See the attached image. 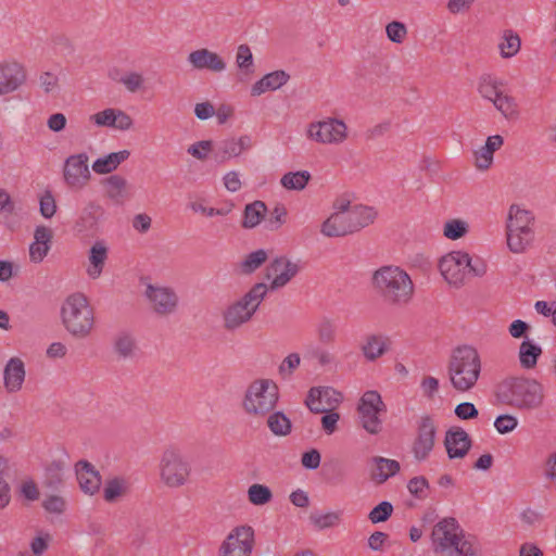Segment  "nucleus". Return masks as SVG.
<instances>
[{
	"label": "nucleus",
	"instance_id": "f257e3e1",
	"mask_svg": "<svg viewBox=\"0 0 556 556\" xmlns=\"http://www.w3.org/2000/svg\"><path fill=\"white\" fill-rule=\"evenodd\" d=\"M431 543L433 553L439 556H482L483 554L478 538L466 534L453 517L443 518L433 526Z\"/></svg>",
	"mask_w": 556,
	"mask_h": 556
},
{
	"label": "nucleus",
	"instance_id": "f03ea898",
	"mask_svg": "<svg viewBox=\"0 0 556 556\" xmlns=\"http://www.w3.org/2000/svg\"><path fill=\"white\" fill-rule=\"evenodd\" d=\"M482 371L481 356L472 345L455 348L447 362V376L452 388L465 393L478 383Z\"/></svg>",
	"mask_w": 556,
	"mask_h": 556
},
{
	"label": "nucleus",
	"instance_id": "7ed1b4c3",
	"mask_svg": "<svg viewBox=\"0 0 556 556\" xmlns=\"http://www.w3.org/2000/svg\"><path fill=\"white\" fill-rule=\"evenodd\" d=\"M497 400L519 410L539 409L544 403V388L535 379L510 377L503 380L496 390Z\"/></svg>",
	"mask_w": 556,
	"mask_h": 556
},
{
	"label": "nucleus",
	"instance_id": "20e7f679",
	"mask_svg": "<svg viewBox=\"0 0 556 556\" xmlns=\"http://www.w3.org/2000/svg\"><path fill=\"white\" fill-rule=\"evenodd\" d=\"M372 285L383 300L391 306L407 305L415 292L410 276L399 266H382L372 275Z\"/></svg>",
	"mask_w": 556,
	"mask_h": 556
},
{
	"label": "nucleus",
	"instance_id": "39448f33",
	"mask_svg": "<svg viewBox=\"0 0 556 556\" xmlns=\"http://www.w3.org/2000/svg\"><path fill=\"white\" fill-rule=\"evenodd\" d=\"M535 216L518 204H511L506 218V242L510 252L525 253L535 238Z\"/></svg>",
	"mask_w": 556,
	"mask_h": 556
},
{
	"label": "nucleus",
	"instance_id": "423d86ee",
	"mask_svg": "<svg viewBox=\"0 0 556 556\" xmlns=\"http://www.w3.org/2000/svg\"><path fill=\"white\" fill-rule=\"evenodd\" d=\"M268 291V287L263 283H255L241 298L230 302L223 311V327L227 331H236L252 320L255 313Z\"/></svg>",
	"mask_w": 556,
	"mask_h": 556
},
{
	"label": "nucleus",
	"instance_id": "0eeeda50",
	"mask_svg": "<svg viewBox=\"0 0 556 556\" xmlns=\"http://www.w3.org/2000/svg\"><path fill=\"white\" fill-rule=\"evenodd\" d=\"M62 323L75 338H87L94 327V312L83 293L68 295L61 308Z\"/></svg>",
	"mask_w": 556,
	"mask_h": 556
},
{
	"label": "nucleus",
	"instance_id": "6e6552de",
	"mask_svg": "<svg viewBox=\"0 0 556 556\" xmlns=\"http://www.w3.org/2000/svg\"><path fill=\"white\" fill-rule=\"evenodd\" d=\"M439 269L444 280L454 288L463 287L468 277H482L486 274V264L482 260H472L467 252L452 251L441 257Z\"/></svg>",
	"mask_w": 556,
	"mask_h": 556
},
{
	"label": "nucleus",
	"instance_id": "1a4fd4ad",
	"mask_svg": "<svg viewBox=\"0 0 556 556\" xmlns=\"http://www.w3.org/2000/svg\"><path fill=\"white\" fill-rule=\"evenodd\" d=\"M157 470L161 484L170 490L181 489L191 481V463L176 446L164 448L159 459Z\"/></svg>",
	"mask_w": 556,
	"mask_h": 556
},
{
	"label": "nucleus",
	"instance_id": "9d476101",
	"mask_svg": "<svg viewBox=\"0 0 556 556\" xmlns=\"http://www.w3.org/2000/svg\"><path fill=\"white\" fill-rule=\"evenodd\" d=\"M278 400L279 389L274 380L256 379L245 390L242 408L248 416L263 419L275 409Z\"/></svg>",
	"mask_w": 556,
	"mask_h": 556
},
{
	"label": "nucleus",
	"instance_id": "9b49d317",
	"mask_svg": "<svg viewBox=\"0 0 556 556\" xmlns=\"http://www.w3.org/2000/svg\"><path fill=\"white\" fill-rule=\"evenodd\" d=\"M376 217L371 207L354 205L348 212H333L323 224L320 232L325 237H343L370 225Z\"/></svg>",
	"mask_w": 556,
	"mask_h": 556
},
{
	"label": "nucleus",
	"instance_id": "f8f14e48",
	"mask_svg": "<svg viewBox=\"0 0 556 556\" xmlns=\"http://www.w3.org/2000/svg\"><path fill=\"white\" fill-rule=\"evenodd\" d=\"M306 136L319 144L338 146L348 139L349 132L348 126L342 119L327 117L308 124Z\"/></svg>",
	"mask_w": 556,
	"mask_h": 556
},
{
	"label": "nucleus",
	"instance_id": "ddd939ff",
	"mask_svg": "<svg viewBox=\"0 0 556 556\" xmlns=\"http://www.w3.org/2000/svg\"><path fill=\"white\" fill-rule=\"evenodd\" d=\"M387 409L377 391H366L358 403L357 412L362 427L370 434H378L382 430L380 414Z\"/></svg>",
	"mask_w": 556,
	"mask_h": 556
},
{
	"label": "nucleus",
	"instance_id": "4468645a",
	"mask_svg": "<svg viewBox=\"0 0 556 556\" xmlns=\"http://www.w3.org/2000/svg\"><path fill=\"white\" fill-rule=\"evenodd\" d=\"M254 530L251 526L235 527L218 547V556H251L254 547Z\"/></svg>",
	"mask_w": 556,
	"mask_h": 556
},
{
	"label": "nucleus",
	"instance_id": "2eb2a0df",
	"mask_svg": "<svg viewBox=\"0 0 556 556\" xmlns=\"http://www.w3.org/2000/svg\"><path fill=\"white\" fill-rule=\"evenodd\" d=\"M86 153L70 155L63 165V179L66 186L74 191L83 190L91 179Z\"/></svg>",
	"mask_w": 556,
	"mask_h": 556
},
{
	"label": "nucleus",
	"instance_id": "dca6fc26",
	"mask_svg": "<svg viewBox=\"0 0 556 556\" xmlns=\"http://www.w3.org/2000/svg\"><path fill=\"white\" fill-rule=\"evenodd\" d=\"M152 311L160 316L174 314L179 305V298L170 287L148 285L144 291Z\"/></svg>",
	"mask_w": 556,
	"mask_h": 556
},
{
	"label": "nucleus",
	"instance_id": "f3484780",
	"mask_svg": "<svg viewBox=\"0 0 556 556\" xmlns=\"http://www.w3.org/2000/svg\"><path fill=\"white\" fill-rule=\"evenodd\" d=\"M437 435V426L429 416H424L418 421L416 437L412 444V453L416 460H426L431 454Z\"/></svg>",
	"mask_w": 556,
	"mask_h": 556
},
{
	"label": "nucleus",
	"instance_id": "a211bd4d",
	"mask_svg": "<svg viewBox=\"0 0 556 556\" xmlns=\"http://www.w3.org/2000/svg\"><path fill=\"white\" fill-rule=\"evenodd\" d=\"M342 402V394L331 387H314L308 391L305 404L315 414L334 409Z\"/></svg>",
	"mask_w": 556,
	"mask_h": 556
},
{
	"label": "nucleus",
	"instance_id": "6ab92c4d",
	"mask_svg": "<svg viewBox=\"0 0 556 556\" xmlns=\"http://www.w3.org/2000/svg\"><path fill=\"white\" fill-rule=\"evenodd\" d=\"M27 79L25 67L16 61L0 62V97L17 91Z\"/></svg>",
	"mask_w": 556,
	"mask_h": 556
},
{
	"label": "nucleus",
	"instance_id": "aec40b11",
	"mask_svg": "<svg viewBox=\"0 0 556 556\" xmlns=\"http://www.w3.org/2000/svg\"><path fill=\"white\" fill-rule=\"evenodd\" d=\"M300 266L286 256L275 258L267 267L266 277L271 278L270 289L285 287L299 273Z\"/></svg>",
	"mask_w": 556,
	"mask_h": 556
},
{
	"label": "nucleus",
	"instance_id": "412c9836",
	"mask_svg": "<svg viewBox=\"0 0 556 556\" xmlns=\"http://www.w3.org/2000/svg\"><path fill=\"white\" fill-rule=\"evenodd\" d=\"M444 445L451 459L464 458L471 447V439L463 428L451 427L445 433Z\"/></svg>",
	"mask_w": 556,
	"mask_h": 556
},
{
	"label": "nucleus",
	"instance_id": "4be33fe9",
	"mask_svg": "<svg viewBox=\"0 0 556 556\" xmlns=\"http://www.w3.org/2000/svg\"><path fill=\"white\" fill-rule=\"evenodd\" d=\"M189 64L198 71H211L213 73H220L226 70V62L216 52L206 48L194 50L188 55Z\"/></svg>",
	"mask_w": 556,
	"mask_h": 556
},
{
	"label": "nucleus",
	"instance_id": "5701e85b",
	"mask_svg": "<svg viewBox=\"0 0 556 556\" xmlns=\"http://www.w3.org/2000/svg\"><path fill=\"white\" fill-rule=\"evenodd\" d=\"M90 121L99 127H112L118 130H129L134 121L129 114L119 109H105L90 116Z\"/></svg>",
	"mask_w": 556,
	"mask_h": 556
},
{
	"label": "nucleus",
	"instance_id": "b1692460",
	"mask_svg": "<svg viewBox=\"0 0 556 556\" xmlns=\"http://www.w3.org/2000/svg\"><path fill=\"white\" fill-rule=\"evenodd\" d=\"M76 477L83 492L93 495L100 490L101 476L87 460H79L76 464Z\"/></svg>",
	"mask_w": 556,
	"mask_h": 556
},
{
	"label": "nucleus",
	"instance_id": "393cba45",
	"mask_svg": "<svg viewBox=\"0 0 556 556\" xmlns=\"http://www.w3.org/2000/svg\"><path fill=\"white\" fill-rule=\"evenodd\" d=\"M251 146L252 142L249 136H241L238 139L228 138L218 143L215 155L220 162H226L239 156L243 151L249 150Z\"/></svg>",
	"mask_w": 556,
	"mask_h": 556
},
{
	"label": "nucleus",
	"instance_id": "a878e982",
	"mask_svg": "<svg viewBox=\"0 0 556 556\" xmlns=\"http://www.w3.org/2000/svg\"><path fill=\"white\" fill-rule=\"evenodd\" d=\"M390 344L389 337L381 333H372L366 336L361 345V351L367 361L374 362L389 351Z\"/></svg>",
	"mask_w": 556,
	"mask_h": 556
},
{
	"label": "nucleus",
	"instance_id": "bb28decb",
	"mask_svg": "<svg viewBox=\"0 0 556 556\" xmlns=\"http://www.w3.org/2000/svg\"><path fill=\"white\" fill-rule=\"evenodd\" d=\"M34 239L35 241L29 247V257L34 263H40L50 250L52 230L46 226H38Z\"/></svg>",
	"mask_w": 556,
	"mask_h": 556
},
{
	"label": "nucleus",
	"instance_id": "cd10ccee",
	"mask_svg": "<svg viewBox=\"0 0 556 556\" xmlns=\"http://www.w3.org/2000/svg\"><path fill=\"white\" fill-rule=\"evenodd\" d=\"M109 249L104 241H96L88 253V267L86 269L87 275L91 279H98L104 268L108 260Z\"/></svg>",
	"mask_w": 556,
	"mask_h": 556
},
{
	"label": "nucleus",
	"instance_id": "c85d7f7f",
	"mask_svg": "<svg viewBox=\"0 0 556 556\" xmlns=\"http://www.w3.org/2000/svg\"><path fill=\"white\" fill-rule=\"evenodd\" d=\"M289 79L290 75L287 72L282 70L274 71L263 76L252 86L251 94L257 97L266 91H275L286 85Z\"/></svg>",
	"mask_w": 556,
	"mask_h": 556
},
{
	"label": "nucleus",
	"instance_id": "c756f323",
	"mask_svg": "<svg viewBox=\"0 0 556 556\" xmlns=\"http://www.w3.org/2000/svg\"><path fill=\"white\" fill-rule=\"evenodd\" d=\"M103 215V208L97 202H88L81 210L75 228L78 232H87L96 229L100 217Z\"/></svg>",
	"mask_w": 556,
	"mask_h": 556
},
{
	"label": "nucleus",
	"instance_id": "7c9ffc66",
	"mask_svg": "<svg viewBox=\"0 0 556 556\" xmlns=\"http://www.w3.org/2000/svg\"><path fill=\"white\" fill-rule=\"evenodd\" d=\"M25 379V367L22 359L12 357L4 368V387L9 392H16L22 388Z\"/></svg>",
	"mask_w": 556,
	"mask_h": 556
},
{
	"label": "nucleus",
	"instance_id": "2f4dec72",
	"mask_svg": "<svg viewBox=\"0 0 556 556\" xmlns=\"http://www.w3.org/2000/svg\"><path fill=\"white\" fill-rule=\"evenodd\" d=\"M374 468L370 477L377 484L384 483L390 477L395 476L400 469V463L394 459L376 456L372 458Z\"/></svg>",
	"mask_w": 556,
	"mask_h": 556
},
{
	"label": "nucleus",
	"instance_id": "473e14b6",
	"mask_svg": "<svg viewBox=\"0 0 556 556\" xmlns=\"http://www.w3.org/2000/svg\"><path fill=\"white\" fill-rule=\"evenodd\" d=\"M130 155L128 150H122L118 152H113L104 157L97 159L92 164V169L94 173L104 175L112 173L124 161H126Z\"/></svg>",
	"mask_w": 556,
	"mask_h": 556
},
{
	"label": "nucleus",
	"instance_id": "72a5a7b5",
	"mask_svg": "<svg viewBox=\"0 0 556 556\" xmlns=\"http://www.w3.org/2000/svg\"><path fill=\"white\" fill-rule=\"evenodd\" d=\"M105 194L116 204H122L127 197L128 181L119 175H112L104 180Z\"/></svg>",
	"mask_w": 556,
	"mask_h": 556
},
{
	"label": "nucleus",
	"instance_id": "f704fd0d",
	"mask_svg": "<svg viewBox=\"0 0 556 556\" xmlns=\"http://www.w3.org/2000/svg\"><path fill=\"white\" fill-rule=\"evenodd\" d=\"M503 87L502 80L491 75H484L479 80L478 92L483 99L493 102L503 92Z\"/></svg>",
	"mask_w": 556,
	"mask_h": 556
},
{
	"label": "nucleus",
	"instance_id": "c9c22d12",
	"mask_svg": "<svg viewBox=\"0 0 556 556\" xmlns=\"http://www.w3.org/2000/svg\"><path fill=\"white\" fill-rule=\"evenodd\" d=\"M495 109L508 121L519 118V106L514 97L502 92L493 102Z\"/></svg>",
	"mask_w": 556,
	"mask_h": 556
},
{
	"label": "nucleus",
	"instance_id": "e433bc0d",
	"mask_svg": "<svg viewBox=\"0 0 556 556\" xmlns=\"http://www.w3.org/2000/svg\"><path fill=\"white\" fill-rule=\"evenodd\" d=\"M267 207L262 201H254L248 204L243 212L242 227L251 229L256 227L265 216Z\"/></svg>",
	"mask_w": 556,
	"mask_h": 556
},
{
	"label": "nucleus",
	"instance_id": "4c0bfd02",
	"mask_svg": "<svg viewBox=\"0 0 556 556\" xmlns=\"http://www.w3.org/2000/svg\"><path fill=\"white\" fill-rule=\"evenodd\" d=\"M542 349L530 340H525L519 346V362L521 367L532 369L538 363Z\"/></svg>",
	"mask_w": 556,
	"mask_h": 556
},
{
	"label": "nucleus",
	"instance_id": "58836bf2",
	"mask_svg": "<svg viewBox=\"0 0 556 556\" xmlns=\"http://www.w3.org/2000/svg\"><path fill=\"white\" fill-rule=\"evenodd\" d=\"M266 417L267 426L275 435L285 437L291 432V421L282 412H271Z\"/></svg>",
	"mask_w": 556,
	"mask_h": 556
},
{
	"label": "nucleus",
	"instance_id": "ea45409f",
	"mask_svg": "<svg viewBox=\"0 0 556 556\" xmlns=\"http://www.w3.org/2000/svg\"><path fill=\"white\" fill-rule=\"evenodd\" d=\"M311 177L312 176L307 170L289 172L281 177L280 184L288 190L300 191L306 187Z\"/></svg>",
	"mask_w": 556,
	"mask_h": 556
},
{
	"label": "nucleus",
	"instance_id": "a19ab883",
	"mask_svg": "<svg viewBox=\"0 0 556 556\" xmlns=\"http://www.w3.org/2000/svg\"><path fill=\"white\" fill-rule=\"evenodd\" d=\"M520 37L513 30H506L503 34L502 40L498 43L501 56L509 59L516 55L520 50Z\"/></svg>",
	"mask_w": 556,
	"mask_h": 556
},
{
	"label": "nucleus",
	"instance_id": "79ce46f5",
	"mask_svg": "<svg viewBox=\"0 0 556 556\" xmlns=\"http://www.w3.org/2000/svg\"><path fill=\"white\" fill-rule=\"evenodd\" d=\"M128 492V484L125 479L114 478L106 481L103 497L108 503H114L119 497L126 495Z\"/></svg>",
	"mask_w": 556,
	"mask_h": 556
},
{
	"label": "nucleus",
	"instance_id": "37998d69",
	"mask_svg": "<svg viewBox=\"0 0 556 556\" xmlns=\"http://www.w3.org/2000/svg\"><path fill=\"white\" fill-rule=\"evenodd\" d=\"M247 494L249 502L255 506H264L273 500L271 490L261 483L251 484Z\"/></svg>",
	"mask_w": 556,
	"mask_h": 556
},
{
	"label": "nucleus",
	"instance_id": "c03bdc74",
	"mask_svg": "<svg viewBox=\"0 0 556 556\" xmlns=\"http://www.w3.org/2000/svg\"><path fill=\"white\" fill-rule=\"evenodd\" d=\"M267 252L263 249L249 253L239 264L242 274H252L260 268L267 260Z\"/></svg>",
	"mask_w": 556,
	"mask_h": 556
},
{
	"label": "nucleus",
	"instance_id": "a18cd8bd",
	"mask_svg": "<svg viewBox=\"0 0 556 556\" xmlns=\"http://www.w3.org/2000/svg\"><path fill=\"white\" fill-rule=\"evenodd\" d=\"M469 231V224L459 218L448 219L443 226V236L450 240L465 237Z\"/></svg>",
	"mask_w": 556,
	"mask_h": 556
},
{
	"label": "nucleus",
	"instance_id": "49530a36",
	"mask_svg": "<svg viewBox=\"0 0 556 556\" xmlns=\"http://www.w3.org/2000/svg\"><path fill=\"white\" fill-rule=\"evenodd\" d=\"M67 464L63 459H54L46 467V479L49 486H56L63 482Z\"/></svg>",
	"mask_w": 556,
	"mask_h": 556
},
{
	"label": "nucleus",
	"instance_id": "de8ad7c7",
	"mask_svg": "<svg viewBox=\"0 0 556 556\" xmlns=\"http://www.w3.org/2000/svg\"><path fill=\"white\" fill-rule=\"evenodd\" d=\"M317 338L323 344H331L337 338V328L332 320L323 319L317 326Z\"/></svg>",
	"mask_w": 556,
	"mask_h": 556
},
{
	"label": "nucleus",
	"instance_id": "09e8293b",
	"mask_svg": "<svg viewBox=\"0 0 556 556\" xmlns=\"http://www.w3.org/2000/svg\"><path fill=\"white\" fill-rule=\"evenodd\" d=\"M311 520L316 528L324 530L338 526L341 520V513L328 511L326 514L312 515Z\"/></svg>",
	"mask_w": 556,
	"mask_h": 556
},
{
	"label": "nucleus",
	"instance_id": "8fccbe9b",
	"mask_svg": "<svg viewBox=\"0 0 556 556\" xmlns=\"http://www.w3.org/2000/svg\"><path fill=\"white\" fill-rule=\"evenodd\" d=\"M236 63L245 74H251L253 72V55L249 46L240 45L238 47Z\"/></svg>",
	"mask_w": 556,
	"mask_h": 556
},
{
	"label": "nucleus",
	"instance_id": "3c124183",
	"mask_svg": "<svg viewBox=\"0 0 556 556\" xmlns=\"http://www.w3.org/2000/svg\"><path fill=\"white\" fill-rule=\"evenodd\" d=\"M114 349L121 357H130L134 354L135 340L130 334L121 333L115 339Z\"/></svg>",
	"mask_w": 556,
	"mask_h": 556
},
{
	"label": "nucleus",
	"instance_id": "603ef678",
	"mask_svg": "<svg viewBox=\"0 0 556 556\" xmlns=\"http://www.w3.org/2000/svg\"><path fill=\"white\" fill-rule=\"evenodd\" d=\"M392 513V504L388 501H383L369 511L368 519L372 523L384 522L391 517Z\"/></svg>",
	"mask_w": 556,
	"mask_h": 556
},
{
	"label": "nucleus",
	"instance_id": "864d4df0",
	"mask_svg": "<svg viewBox=\"0 0 556 556\" xmlns=\"http://www.w3.org/2000/svg\"><path fill=\"white\" fill-rule=\"evenodd\" d=\"M8 470V460L0 455V509L7 507L10 503V485L4 479V473Z\"/></svg>",
	"mask_w": 556,
	"mask_h": 556
},
{
	"label": "nucleus",
	"instance_id": "5fc2aeb1",
	"mask_svg": "<svg viewBox=\"0 0 556 556\" xmlns=\"http://www.w3.org/2000/svg\"><path fill=\"white\" fill-rule=\"evenodd\" d=\"M407 27L404 23L393 21L386 26V34L390 41L402 43L407 37Z\"/></svg>",
	"mask_w": 556,
	"mask_h": 556
},
{
	"label": "nucleus",
	"instance_id": "6e6d98bb",
	"mask_svg": "<svg viewBox=\"0 0 556 556\" xmlns=\"http://www.w3.org/2000/svg\"><path fill=\"white\" fill-rule=\"evenodd\" d=\"M144 77L138 72H128L122 78L121 83L127 89V91L135 93L143 88Z\"/></svg>",
	"mask_w": 556,
	"mask_h": 556
},
{
	"label": "nucleus",
	"instance_id": "4d7b16f0",
	"mask_svg": "<svg viewBox=\"0 0 556 556\" xmlns=\"http://www.w3.org/2000/svg\"><path fill=\"white\" fill-rule=\"evenodd\" d=\"M545 480L556 490V450L549 453L543 463Z\"/></svg>",
	"mask_w": 556,
	"mask_h": 556
},
{
	"label": "nucleus",
	"instance_id": "13d9d810",
	"mask_svg": "<svg viewBox=\"0 0 556 556\" xmlns=\"http://www.w3.org/2000/svg\"><path fill=\"white\" fill-rule=\"evenodd\" d=\"M301 357L298 353L289 354L279 366V374L282 378H290L293 371L300 366Z\"/></svg>",
	"mask_w": 556,
	"mask_h": 556
},
{
	"label": "nucleus",
	"instance_id": "bf43d9fd",
	"mask_svg": "<svg viewBox=\"0 0 556 556\" xmlns=\"http://www.w3.org/2000/svg\"><path fill=\"white\" fill-rule=\"evenodd\" d=\"M40 213L45 218H51L56 212V202L51 191H46L40 197Z\"/></svg>",
	"mask_w": 556,
	"mask_h": 556
},
{
	"label": "nucleus",
	"instance_id": "052dcab7",
	"mask_svg": "<svg viewBox=\"0 0 556 556\" xmlns=\"http://www.w3.org/2000/svg\"><path fill=\"white\" fill-rule=\"evenodd\" d=\"M429 488L428 480L425 477H414L407 483V489L412 495L417 498H425L426 491Z\"/></svg>",
	"mask_w": 556,
	"mask_h": 556
},
{
	"label": "nucleus",
	"instance_id": "680f3d73",
	"mask_svg": "<svg viewBox=\"0 0 556 556\" xmlns=\"http://www.w3.org/2000/svg\"><path fill=\"white\" fill-rule=\"evenodd\" d=\"M517 426V418L508 414L500 415L494 421L495 429L502 434L511 432Z\"/></svg>",
	"mask_w": 556,
	"mask_h": 556
},
{
	"label": "nucleus",
	"instance_id": "e2e57ef3",
	"mask_svg": "<svg viewBox=\"0 0 556 556\" xmlns=\"http://www.w3.org/2000/svg\"><path fill=\"white\" fill-rule=\"evenodd\" d=\"M475 155V166L479 170H486L493 164V154L485 149V147H481L473 152Z\"/></svg>",
	"mask_w": 556,
	"mask_h": 556
},
{
	"label": "nucleus",
	"instance_id": "0e129e2a",
	"mask_svg": "<svg viewBox=\"0 0 556 556\" xmlns=\"http://www.w3.org/2000/svg\"><path fill=\"white\" fill-rule=\"evenodd\" d=\"M51 540V535L47 532L40 533L38 536L34 538L30 542L31 554L42 556V554L48 549Z\"/></svg>",
	"mask_w": 556,
	"mask_h": 556
},
{
	"label": "nucleus",
	"instance_id": "69168bd1",
	"mask_svg": "<svg viewBox=\"0 0 556 556\" xmlns=\"http://www.w3.org/2000/svg\"><path fill=\"white\" fill-rule=\"evenodd\" d=\"M212 150L211 140H202L191 144L188 148V153L198 160H205L208 152Z\"/></svg>",
	"mask_w": 556,
	"mask_h": 556
},
{
	"label": "nucleus",
	"instance_id": "338daca9",
	"mask_svg": "<svg viewBox=\"0 0 556 556\" xmlns=\"http://www.w3.org/2000/svg\"><path fill=\"white\" fill-rule=\"evenodd\" d=\"M455 415L463 420L477 418L479 415L476 406L470 402H463L455 407Z\"/></svg>",
	"mask_w": 556,
	"mask_h": 556
},
{
	"label": "nucleus",
	"instance_id": "774afa93",
	"mask_svg": "<svg viewBox=\"0 0 556 556\" xmlns=\"http://www.w3.org/2000/svg\"><path fill=\"white\" fill-rule=\"evenodd\" d=\"M20 494L27 501L34 502L39 498V489L34 480H25L21 483Z\"/></svg>",
	"mask_w": 556,
	"mask_h": 556
}]
</instances>
